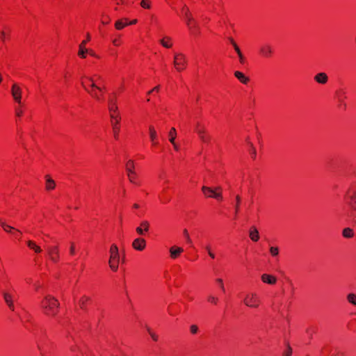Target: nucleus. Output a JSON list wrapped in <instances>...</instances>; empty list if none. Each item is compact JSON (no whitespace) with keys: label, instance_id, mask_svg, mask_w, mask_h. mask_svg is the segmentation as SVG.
<instances>
[{"label":"nucleus","instance_id":"29","mask_svg":"<svg viewBox=\"0 0 356 356\" xmlns=\"http://www.w3.org/2000/svg\"><path fill=\"white\" fill-rule=\"evenodd\" d=\"M26 245L29 249L33 250L35 253H40L42 252L41 248L38 245L33 241L29 240L26 242Z\"/></svg>","mask_w":356,"mask_h":356},{"label":"nucleus","instance_id":"11","mask_svg":"<svg viewBox=\"0 0 356 356\" xmlns=\"http://www.w3.org/2000/svg\"><path fill=\"white\" fill-rule=\"evenodd\" d=\"M11 95L16 104L22 102V90L17 83H13L11 87Z\"/></svg>","mask_w":356,"mask_h":356},{"label":"nucleus","instance_id":"59","mask_svg":"<svg viewBox=\"0 0 356 356\" xmlns=\"http://www.w3.org/2000/svg\"><path fill=\"white\" fill-rule=\"evenodd\" d=\"M90 40V33H87L86 39L83 40L81 44H84V46L86 47V44Z\"/></svg>","mask_w":356,"mask_h":356},{"label":"nucleus","instance_id":"4","mask_svg":"<svg viewBox=\"0 0 356 356\" xmlns=\"http://www.w3.org/2000/svg\"><path fill=\"white\" fill-rule=\"evenodd\" d=\"M202 192L207 198H213L218 201H222V190L221 187L211 188L203 186L202 187Z\"/></svg>","mask_w":356,"mask_h":356},{"label":"nucleus","instance_id":"57","mask_svg":"<svg viewBox=\"0 0 356 356\" xmlns=\"http://www.w3.org/2000/svg\"><path fill=\"white\" fill-rule=\"evenodd\" d=\"M160 90V86H156L154 88H152L151 90L148 92V95H150L152 93L156 92L158 93Z\"/></svg>","mask_w":356,"mask_h":356},{"label":"nucleus","instance_id":"19","mask_svg":"<svg viewBox=\"0 0 356 356\" xmlns=\"http://www.w3.org/2000/svg\"><path fill=\"white\" fill-rule=\"evenodd\" d=\"M261 279L264 283L268 284H275L277 282L276 277L270 274H263L261 277Z\"/></svg>","mask_w":356,"mask_h":356},{"label":"nucleus","instance_id":"37","mask_svg":"<svg viewBox=\"0 0 356 356\" xmlns=\"http://www.w3.org/2000/svg\"><path fill=\"white\" fill-rule=\"evenodd\" d=\"M127 173L135 172L134 161L131 159L127 161L125 165Z\"/></svg>","mask_w":356,"mask_h":356},{"label":"nucleus","instance_id":"23","mask_svg":"<svg viewBox=\"0 0 356 356\" xmlns=\"http://www.w3.org/2000/svg\"><path fill=\"white\" fill-rule=\"evenodd\" d=\"M111 259H120L118 248L115 244H112L109 250Z\"/></svg>","mask_w":356,"mask_h":356},{"label":"nucleus","instance_id":"60","mask_svg":"<svg viewBox=\"0 0 356 356\" xmlns=\"http://www.w3.org/2000/svg\"><path fill=\"white\" fill-rule=\"evenodd\" d=\"M228 40H229V43L232 45V47L234 48H235V47L238 46V44H236V42H235V40H234L233 38H232V37L229 38Z\"/></svg>","mask_w":356,"mask_h":356},{"label":"nucleus","instance_id":"51","mask_svg":"<svg viewBox=\"0 0 356 356\" xmlns=\"http://www.w3.org/2000/svg\"><path fill=\"white\" fill-rule=\"evenodd\" d=\"M190 332L193 334H195L198 332V327L196 325H192L190 326Z\"/></svg>","mask_w":356,"mask_h":356},{"label":"nucleus","instance_id":"30","mask_svg":"<svg viewBox=\"0 0 356 356\" xmlns=\"http://www.w3.org/2000/svg\"><path fill=\"white\" fill-rule=\"evenodd\" d=\"M188 31L190 34L195 38L199 37L201 35V31L199 24L190 28Z\"/></svg>","mask_w":356,"mask_h":356},{"label":"nucleus","instance_id":"64","mask_svg":"<svg viewBox=\"0 0 356 356\" xmlns=\"http://www.w3.org/2000/svg\"><path fill=\"white\" fill-rule=\"evenodd\" d=\"M173 145V147L175 150L178 151L179 150V146L177 145L175 141H174V144H172Z\"/></svg>","mask_w":356,"mask_h":356},{"label":"nucleus","instance_id":"35","mask_svg":"<svg viewBox=\"0 0 356 356\" xmlns=\"http://www.w3.org/2000/svg\"><path fill=\"white\" fill-rule=\"evenodd\" d=\"M1 227L3 228V229L7 232L12 234V233L15 230V228L7 225L4 221L1 220L0 221Z\"/></svg>","mask_w":356,"mask_h":356},{"label":"nucleus","instance_id":"53","mask_svg":"<svg viewBox=\"0 0 356 356\" xmlns=\"http://www.w3.org/2000/svg\"><path fill=\"white\" fill-rule=\"evenodd\" d=\"M250 154L251 155V157L254 159L257 155L256 149L251 145L250 149Z\"/></svg>","mask_w":356,"mask_h":356},{"label":"nucleus","instance_id":"6","mask_svg":"<svg viewBox=\"0 0 356 356\" xmlns=\"http://www.w3.org/2000/svg\"><path fill=\"white\" fill-rule=\"evenodd\" d=\"M261 302L260 297L257 293H248L243 299L244 305L250 308L257 309L260 306Z\"/></svg>","mask_w":356,"mask_h":356},{"label":"nucleus","instance_id":"21","mask_svg":"<svg viewBox=\"0 0 356 356\" xmlns=\"http://www.w3.org/2000/svg\"><path fill=\"white\" fill-rule=\"evenodd\" d=\"M183 252L184 249L182 248L172 246L170 249V257L173 259H177Z\"/></svg>","mask_w":356,"mask_h":356},{"label":"nucleus","instance_id":"40","mask_svg":"<svg viewBox=\"0 0 356 356\" xmlns=\"http://www.w3.org/2000/svg\"><path fill=\"white\" fill-rule=\"evenodd\" d=\"M129 180L131 183L137 184V174L136 172H131L127 173Z\"/></svg>","mask_w":356,"mask_h":356},{"label":"nucleus","instance_id":"27","mask_svg":"<svg viewBox=\"0 0 356 356\" xmlns=\"http://www.w3.org/2000/svg\"><path fill=\"white\" fill-rule=\"evenodd\" d=\"M160 44L167 49L171 48L173 45L172 38L169 36H165L161 39Z\"/></svg>","mask_w":356,"mask_h":356},{"label":"nucleus","instance_id":"32","mask_svg":"<svg viewBox=\"0 0 356 356\" xmlns=\"http://www.w3.org/2000/svg\"><path fill=\"white\" fill-rule=\"evenodd\" d=\"M241 204V197L239 195H237L236 196V203H235V206H234V216H235L236 218H237V216L240 211Z\"/></svg>","mask_w":356,"mask_h":356},{"label":"nucleus","instance_id":"56","mask_svg":"<svg viewBox=\"0 0 356 356\" xmlns=\"http://www.w3.org/2000/svg\"><path fill=\"white\" fill-rule=\"evenodd\" d=\"M238 56L239 63L241 65H244L245 63V62H246V58H245L243 54H241L240 55H238Z\"/></svg>","mask_w":356,"mask_h":356},{"label":"nucleus","instance_id":"47","mask_svg":"<svg viewBox=\"0 0 356 356\" xmlns=\"http://www.w3.org/2000/svg\"><path fill=\"white\" fill-rule=\"evenodd\" d=\"M292 348L290 346L289 343L287 344L286 349L284 350L282 356H291L292 355Z\"/></svg>","mask_w":356,"mask_h":356},{"label":"nucleus","instance_id":"58","mask_svg":"<svg viewBox=\"0 0 356 356\" xmlns=\"http://www.w3.org/2000/svg\"><path fill=\"white\" fill-rule=\"evenodd\" d=\"M88 54L96 58H99V56L97 55L96 53L91 49H88Z\"/></svg>","mask_w":356,"mask_h":356},{"label":"nucleus","instance_id":"5","mask_svg":"<svg viewBox=\"0 0 356 356\" xmlns=\"http://www.w3.org/2000/svg\"><path fill=\"white\" fill-rule=\"evenodd\" d=\"M345 201L347 205L356 212V184H352L347 190L345 196Z\"/></svg>","mask_w":356,"mask_h":356},{"label":"nucleus","instance_id":"55","mask_svg":"<svg viewBox=\"0 0 356 356\" xmlns=\"http://www.w3.org/2000/svg\"><path fill=\"white\" fill-rule=\"evenodd\" d=\"M205 248H206L207 251L208 252V254H209V257H210L211 259H215V254H214V253L211 251L210 245H207Z\"/></svg>","mask_w":356,"mask_h":356},{"label":"nucleus","instance_id":"2","mask_svg":"<svg viewBox=\"0 0 356 356\" xmlns=\"http://www.w3.org/2000/svg\"><path fill=\"white\" fill-rule=\"evenodd\" d=\"M40 308L42 313L45 316L54 317L59 312L60 302L54 296L48 294L41 300Z\"/></svg>","mask_w":356,"mask_h":356},{"label":"nucleus","instance_id":"54","mask_svg":"<svg viewBox=\"0 0 356 356\" xmlns=\"http://www.w3.org/2000/svg\"><path fill=\"white\" fill-rule=\"evenodd\" d=\"M159 200H160L161 202L163 204H165L170 201V199L164 197L163 193L159 195Z\"/></svg>","mask_w":356,"mask_h":356},{"label":"nucleus","instance_id":"9","mask_svg":"<svg viewBox=\"0 0 356 356\" xmlns=\"http://www.w3.org/2000/svg\"><path fill=\"white\" fill-rule=\"evenodd\" d=\"M335 97L337 101V108L340 111H345L346 109V99H347L346 92L343 89L337 90Z\"/></svg>","mask_w":356,"mask_h":356},{"label":"nucleus","instance_id":"8","mask_svg":"<svg viewBox=\"0 0 356 356\" xmlns=\"http://www.w3.org/2000/svg\"><path fill=\"white\" fill-rule=\"evenodd\" d=\"M174 66L177 71L181 72L186 67V56L181 53L175 54L174 56Z\"/></svg>","mask_w":356,"mask_h":356},{"label":"nucleus","instance_id":"48","mask_svg":"<svg viewBox=\"0 0 356 356\" xmlns=\"http://www.w3.org/2000/svg\"><path fill=\"white\" fill-rule=\"evenodd\" d=\"M216 282L219 285L222 292L225 293V288L222 280L221 278H217Z\"/></svg>","mask_w":356,"mask_h":356},{"label":"nucleus","instance_id":"43","mask_svg":"<svg viewBox=\"0 0 356 356\" xmlns=\"http://www.w3.org/2000/svg\"><path fill=\"white\" fill-rule=\"evenodd\" d=\"M140 6L144 9H150L152 3L150 0H141Z\"/></svg>","mask_w":356,"mask_h":356},{"label":"nucleus","instance_id":"39","mask_svg":"<svg viewBox=\"0 0 356 356\" xmlns=\"http://www.w3.org/2000/svg\"><path fill=\"white\" fill-rule=\"evenodd\" d=\"M347 301L354 305V306H356V294L353 293H350L347 295Z\"/></svg>","mask_w":356,"mask_h":356},{"label":"nucleus","instance_id":"18","mask_svg":"<svg viewBox=\"0 0 356 356\" xmlns=\"http://www.w3.org/2000/svg\"><path fill=\"white\" fill-rule=\"evenodd\" d=\"M314 80L319 84L324 85L328 81V76L325 72H319L314 76Z\"/></svg>","mask_w":356,"mask_h":356},{"label":"nucleus","instance_id":"41","mask_svg":"<svg viewBox=\"0 0 356 356\" xmlns=\"http://www.w3.org/2000/svg\"><path fill=\"white\" fill-rule=\"evenodd\" d=\"M207 300L209 303H210L213 305H217L219 302V298L218 297L212 296V295H209L207 297Z\"/></svg>","mask_w":356,"mask_h":356},{"label":"nucleus","instance_id":"20","mask_svg":"<svg viewBox=\"0 0 356 356\" xmlns=\"http://www.w3.org/2000/svg\"><path fill=\"white\" fill-rule=\"evenodd\" d=\"M91 299L90 297L86 296H83L79 300V306L80 309L85 310L87 309L88 306L90 304Z\"/></svg>","mask_w":356,"mask_h":356},{"label":"nucleus","instance_id":"62","mask_svg":"<svg viewBox=\"0 0 356 356\" xmlns=\"http://www.w3.org/2000/svg\"><path fill=\"white\" fill-rule=\"evenodd\" d=\"M235 51L236 52L237 55H240L241 54H242L238 45L237 47H235V48H234Z\"/></svg>","mask_w":356,"mask_h":356},{"label":"nucleus","instance_id":"50","mask_svg":"<svg viewBox=\"0 0 356 356\" xmlns=\"http://www.w3.org/2000/svg\"><path fill=\"white\" fill-rule=\"evenodd\" d=\"M12 235H13L16 238L20 239L22 233L19 230L15 229V230H14V232L12 233Z\"/></svg>","mask_w":356,"mask_h":356},{"label":"nucleus","instance_id":"46","mask_svg":"<svg viewBox=\"0 0 356 356\" xmlns=\"http://www.w3.org/2000/svg\"><path fill=\"white\" fill-rule=\"evenodd\" d=\"M112 43L115 47H119L122 44V40L120 35H118L117 37L113 39Z\"/></svg>","mask_w":356,"mask_h":356},{"label":"nucleus","instance_id":"24","mask_svg":"<svg viewBox=\"0 0 356 356\" xmlns=\"http://www.w3.org/2000/svg\"><path fill=\"white\" fill-rule=\"evenodd\" d=\"M249 236L250 239L254 242H257L259 240V233L258 229L252 226L250 229Z\"/></svg>","mask_w":356,"mask_h":356},{"label":"nucleus","instance_id":"42","mask_svg":"<svg viewBox=\"0 0 356 356\" xmlns=\"http://www.w3.org/2000/svg\"><path fill=\"white\" fill-rule=\"evenodd\" d=\"M186 21V26L188 27V29H189L190 28L193 27V26H195V25L198 24V23L197 22V21L194 19V17H191L190 19H186L185 20Z\"/></svg>","mask_w":356,"mask_h":356},{"label":"nucleus","instance_id":"44","mask_svg":"<svg viewBox=\"0 0 356 356\" xmlns=\"http://www.w3.org/2000/svg\"><path fill=\"white\" fill-rule=\"evenodd\" d=\"M269 251H270V253L271 256H273V257L277 256L279 254V252H280L279 248L277 247V246H275V247H274V246L270 247Z\"/></svg>","mask_w":356,"mask_h":356},{"label":"nucleus","instance_id":"36","mask_svg":"<svg viewBox=\"0 0 356 356\" xmlns=\"http://www.w3.org/2000/svg\"><path fill=\"white\" fill-rule=\"evenodd\" d=\"M108 264H109L110 268L113 272H116L118 270V269L119 260L113 259H109Z\"/></svg>","mask_w":356,"mask_h":356},{"label":"nucleus","instance_id":"3","mask_svg":"<svg viewBox=\"0 0 356 356\" xmlns=\"http://www.w3.org/2000/svg\"><path fill=\"white\" fill-rule=\"evenodd\" d=\"M116 97L113 94L108 99V110L111 117V122L113 127V132L115 139L118 140L120 130V122L121 117L116 104Z\"/></svg>","mask_w":356,"mask_h":356},{"label":"nucleus","instance_id":"16","mask_svg":"<svg viewBox=\"0 0 356 356\" xmlns=\"http://www.w3.org/2000/svg\"><path fill=\"white\" fill-rule=\"evenodd\" d=\"M26 110V106L23 102L16 104L14 106L15 115L16 117V122L20 121L21 118L24 115Z\"/></svg>","mask_w":356,"mask_h":356},{"label":"nucleus","instance_id":"63","mask_svg":"<svg viewBox=\"0 0 356 356\" xmlns=\"http://www.w3.org/2000/svg\"><path fill=\"white\" fill-rule=\"evenodd\" d=\"M137 22H138V21H137V19H133V20H131V21H129V20H128V26H129V25H134V24H136L137 23Z\"/></svg>","mask_w":356,"mask_h":356},{"label":"nucleus","instance_id":"17","mask_svg":"<svg viewBox=\"0 0 356 356\" xmlns=\"http://www.w3.org/2000/svg\"><path fill=\"white\" fill-rule=\"evenodd\" d=\"M147 243L143 238H136L132 242V248L138 251H143L145 249Z\"/></svg>","mask_w":356,"mask_h":356},{"label":"nucleus","instance_id":"15","mask_svg":"<svg viewBox=\"0 0 356 356\" xmlns=\"http://www.w3.org/2000/svg\"><path fill=\"white\" fill-rule=\"evenodd\" d=\"M150 224L149 221L144 220H142L139 225L136 228V233L140 236H145L149 230Z\"/></svg>","mask_w":356,"mask_h":356},{"label":"nucleus","instance_id":"26","mask_svg":"<svg viewBox=\"0 0 356 356\" xmlns=\"http://www.w3.org/2000/svg\"><path fill=\"white\" fill-rule=\"evenodd\" d=\"M128 26V18H122L115 23V28L117 30H122Z\"/></svg>","mask_w":356,"mask_h":356},{"label":"nucleus","instance_id":"52","mask_svg":"<svg viewBox=\"0 0 356 356\" xmlns=\"http://www.w3.org/2000/svg\"><path fill=\"white\" fill-rule=\"evenodd\" d=\"M70 254L72 256H74L76 254V252H75V244L73 242L70 243Z\"/></svg>","mask_w":356,"mask_h":356},{"label":"nucleus","instance_id":"14","mask_svg":"<svg viewBox=\"0 0 356 356\" xmlns=\"http://www.w3.org/2000/svg\"><path fill=\"white\" fill-rule=\"evenodd\" d=\"M149 139L153 147H157L159 144L157 131L153 125H149L148 127Z\"/></svg>","mask_w":356,"mask_h":356},{"label":"nucleus","instance_id":"61","mask_svg":"<svg viewBox=\"0 0 356 356\" xmlns=\"http://www.w3.org/2000/svg\"><path fill=\"white\" fill-rule=\"evenodd\" d=\"M150 334H151V337H152V339H153L154 341H158L159 337H158V336H157L156 334H154V333H152H152H150Z\"/></svg>","mask_w":356,"mask_h":356},{"label":"nucleus","instance_id":"45","mask_svg":"<svg viewBox=\"0 0 356 356\" xmlns=\"http://www.w3.org/2000/svg\"><path fill=\"white\" fill-rule=\"evenodd\" d=\"M111 18L108 15H103L101 18V22L103 24L107 25L111 22Z\"/></svg>","mask_w":356,"mask_h":356},{"label":"nucleus","instance_id":"10","mask_svg":"<svg viewBox=\"0 0 356 356\" xmlns=\"http://www.w3.org/2000/svg\"><path fill=\"white\" fill-rule=\"evenodd\" d=\"M3 296L5 302L11 311H15L14 300L16 298V296L14 291H6L3 293Z\"/></svg>","mask_w":356,"mask_h":356},{"label":"nucleus","instance_id":"33","mask_svg":"<svg viewBox=\"0 0 356 356\" xmlns=\"http://www.w3.org/2000/svg\"><path fill=\"white\" fill-rule=\"evenodd\" d=\"M342 235L344 238H351L354 236V231L350 227L344 228L342 231Z\"/></svg>","mask_w":356,"mask_h":356},{"label":"nucleus","instance_id":"13","mask_svg":"<svg viewBox=\"0 0 356 356\" xmlns=\"http://www.w3.org/2000/svg\"><path fill=\"white\" fill-rule=\"evenodd\" d=\"M259 54L264 58H269L273 55V49L270 44H264L260 47Z\"/></svg>","mask_w":356,"mask_h":356},{"label":"nucleus","instance_id":"38","mask_svg":"<svg viewBox=\"0 0 356 356\" xmlns=\"http://www.w3.org/2000/svg\"><path fill=\"white\" fill-rule=\"evenodd\" d=\"M177 136V131L175 128L172 127L169 131L168 137H169V141L171 144H174V141H175V138Z\"/></svg>","mask_w":356,"mask_h":356},{"label":"nucleus","instance_id":"31","mask_svg":"<svg viewBox=\"0 0 356 356\" xmlns=\"http://www.w3.org/2000/svg\"><path fill=\"white\" fill-rule=\"evenodd\" d=\"M88 49L84 46V44H80L79 47L78 56L81 58H86L88 54Z\"/></svg>","mask_w":356,"mask_h":356},{"label":"nucleus","instance_id":"49","mask_svg":"<svg viewBox=\"0 0 356 356\" xmlns=\"http://www.w3.org/2000/svg\"><path fill=\"white\" fill-rule=\"evenodd\" d=\"M184 236L186 238V243L191 245H192V241H191V239L190 238V236H189V234H188L187 229H186L184 230Z\"/></svg>","mask_w":356,"mask_h":356},{"label":"nucleus","instance_id":"12","mask_svg":"<svg viewBox=\"0 0 356 356\" xmlns=\"http://www.w3.org/2000/svg\"><path fill=\"white\" fill-rule=\"evenodd\" d=\"M195 131L202 142L207 143L209 141V136L207 134L204 124L197 122Z\"/></svg>","mask_w":356,"mask_h":356},{"label":"nucleus","instance_id":"25","mask_svg":"<svg viewBox=\"0 0 356 356\" xmlns=\"http://www.w3.org/2000/svg\"><path fill=\"white\" fill-rule=\"evenodd\" d=\"M10 30L8 27L5 26L0 30V41L3 42L9 39Z\"/></svg>","mask_w":356,"mask_h":356},{"label":"nucleus","instance_id":"22","mask_svg":"<svg viewBox=\"0 0 356 356\" xmlns=\"http://www.w3.org/2000/svg\"><path fill=\"white\" fill-rule=\"evenodd\" d=\"M234 76L243 84H248L250 81V78L240 71H236L234 72Z\"/></svg>","mask_w":356,"mask_h":356},{"label":"nucleus","instance_id":"28","mask_svg":"<svg viewBox=\"0 0 356 356\" xmlns=\"http://www.w3.org/2000/svg\"><path fill=\"white\" fill-rule=\"evenodd\" d=\"M46 181H45V189L47 191H52L56 187V183L54 179H52L49 175H46Z\"/></svg>","mask_w":356,"mask_h":356},{"label":"nucleus","instance_id":"34","mask_svg":"<svg viewBox=\"0 0 356 356\" xmlns=\"http://www.w3.org/2000/svg\"><path fill=\"white\" fill-rule=\"evenodd\" d=\"M181 11L184 16L185 20L190 19L191 17H193V15L186 5H184Z\"/></svg>","mask_w":356,"mask_h":356},{"label":"nucleus","instance_id":"7","mask_svg":"<svg viewBox=\"0 0 356 356\" xmlns=\"http://www.w3.org/2000/svg\"><path fill=\"white\" fill-rule=\"evenodd\" d=\"M48 258L49 260L54 263L57 264L60 261V249L58 245H48L46 248Z\"/></svg>","mask_w":356,"mask_h":356},{"label":"nucleus","instance_id":"1","mask_svg":"<svg viewBox=\"0 0 356 356\" xmlns=\"http://www.w3.org/2000/svg\"><path fill=\"white\" fill-rule=\"evenodd\" d=\"M81 86L87 93L99 102L105 101L107 88L105 79L98 74L81 79Z\"/></svg>","mask_w":356,"mask_h":356}]
</instances>
